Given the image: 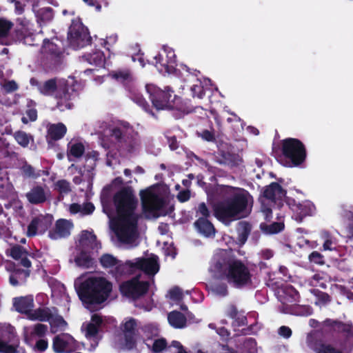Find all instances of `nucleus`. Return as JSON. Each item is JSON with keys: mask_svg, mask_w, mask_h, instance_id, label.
Masks as SVG:
<instances>
[{"mask_svg": "<svg viewBox=\"0 0 353 353\" xmlns=\"http://www.w3.org/2000/svg\"><path fill=\"white\" fill-rule=\"evenodd\" d=\"M114 203L117 212L115 219H112V214L103 207L104 212L111 219L112 229L121 243L130 247L136 245L137 216L134 213V209L137 201L132 190L125 188L119 192L114 196Z\"/></svg>", "mask_w": 353, "mask_h": 353, "instance_id": "nucleus-1", "label": "nucleus"}, {"mask_svg": "<svg viewBox=\"0 0 353 353\" xmlns=\"http://www.w3.org/2000/svg\"><path fill=\"white\" fill-rule=\"evenodd\" d=\"M74 286L81 300L89 303L105 301L112 291V284L105 278L89 274L78 277Z\"/></svg>", "mask_w": 353, "mask_h": 353, "instance_id": "nucleus-2", "label": "nucleus"}, {"mask_svg": "<svg viewBox=\"0 0 353 353\" xmlns=\"http://www.w3.org/2000/svg\"><path fill=\"white\" fill-rule=\"evenodd\" d=\"M250 193L245 190L216 203L214 205V216L229 226L235 220L245 216Z\"/></svg>", "mask_w": 353, "mask_h": 353, "instance_id": "nucleus-3", "label": "nucleus"}, {"mask_svg": "<svg viewBox=\"0 0 353 353\" xmlns=\"http://www.w3.org/2000/svg\"><path fill=\"white\" fill-rule=\"evenodd\" d=\"M101 263L105 268H112L116 274H130L137 270H141L148 274H155L159 271L157 257L151 254L147 258H138L121 263L110 254H104L101 258Z\"/></svg>", "mask_w": 353, "mask_h": 353, "instance_id": "nucleus-4", "label": "nucleus"}, {"mask_svg": "<svg viewBox=\"0 0 353 353\" xmlns=\"http://www.w3.org/2000/svg\"><path fill=\"white\" fill-rule=\"evenodd\" d=\"M220 273L221 279L236 289H243L252 283L249 267L240 259H228L221 265Z\"/></svg>", "mask_w": 353, "mask_h": 353, "instance_id": "nucleus-5", "label": "nucleus"}, {"mask_svg": "<svg viewBox=\"0 0 353 353\" xmlns=\"http://www.w3.org/2000/svg\"><path fill=\"white\" fill-rule=\"evenodd\" d=\"M41 93L45 95H54L58 99L57 107L61 111L70 109L72 103L70 101L75 97L74 94L67 88V81L63 79H50L44 82L39 88Z\"/></svg>", "mask_w": 353, "mask_h": 353, "instance_id": "nucleus-6", "label": "nucleus"}, {"mask_svg": "<svg viewBox=\"0 0 353 353\" xmlns=\"http://www.w3.org/2000/svg\"><path fill=\"white\" fill-rule=\"evenodd\" d=\"M165 190V187L164 186H152L141 191L140 195L143 208L148 218L159 216L157 210H159L164 203V195L163 192Z\"/></svg>", "mask_w": 353, "mask_h": 353, "instance_id": "nucleus-7", "label": "nucleus"}, {"mask_svg": "<svg viewBox=\"0 0 353 353\" xmlns=\"http://www.w3.org/2000/svg\"><path fill=\"white\" fill-rule=\"evenodd\" d=\"M145 89L153 106L157 110H172L174 108L176 95L174 90L169 87L161 90L154 84H147Z\"/></svg>", "mask_w": 353, "mask_h": 353, "instance_id": "nucleus-8", "label": "nucleus"}, {"mask_svg": "<svg viewBox=\"0 0 353 353\" xmlns=\"http://www.w3.org/2000/svg\"><path fill=\"white\" fill-rule=\"evenodd\" d=\"M281 152L283 157L288 159L293 166L301 165L307 157L304 144L296 138H287L282 140Z\"/></svg>", "mask_w": 353, "mask_h": 353, "instance_id": "nucleus-9", "label": "nucleus"}, {"mask_svg": "<svg viewBox=\"0 0 353 353\" xmlns=\"http://www.w3.org/2000/svg\"><path fill=\"white\" fill-rule=\"evenodd\" d=\"M153 64L161 73L174 74L176 71V61L175 50L164 46L163 49L154 57Z\"/></svg>", "mask_w": 353, "mask_h": 353, "instance_id": "nucleus-10", "label": "nucleus"}, {"mask_svg": "<svg viewBox=\"0 0 353 353\" xmlns=\"http://www.w3.org/2000/svg\"><path fill=\"white\" fill-rule=\"evenodd\" d=\"M181 70H178V76L181 83L188 82V92L193 98L203 99L205 96V89L201 81L197 77L190 72L189 69L184 64L181 65Z\"/></svg>", "mask_w": 353, "mask_h": 353, "instance_id": "nucleus-11", "label": "nucleus"}, {"mask_svg": "<svg viewBox=\"0 0 353 353\" xmlns=\"http://www.w3.org/2000/svg\"><path fill=\"white\" fill-rule=\"evenodd\" d=\"M29 318L33 321H48L52 332L64 330L67 326V323L61 316H54L50 310L47 308L36 310L34 313L30 314Z\"/></svg>", "mask_w": 353, "mask_h": 353, "instance_id": "nucleus-12", "label": "nucleus"}, {"mask_svg": "<svg viewBox=\"0 0 353 353\" xmlns=\"http://www.w3.org/2000/svg\"><path fill=\"white\" fill-rule=\"evenodd\" d=\"M148 288L147 282L140 281L139 278H134L123 283L120 286V290L125 296L135 299L143 295L147 292Z\"/></svg>", "mask_w": 353, "mask_h": 353, "instance_id": "nucleus-13", "label": "nucleus"}, {"mask_svg": "<svg viewBox=\"0 0 353 353\" xmlns=\"http://www.w3.org/2000/svg\"><path fill=\"white\" fill-rule=\"evenodd\" d=\"M52 216L51 215H39L30 222L28 227L27 235L34 236L43 234L51 225Z\"/></svg>", "mask_w": 353, "mask_h": 353, "instance_id": "nucleus-14", "label": "nucleus"}, {"mask_svg": "<svg viewBox=\"0 0 353 353\" xmlns=\"http://www.w3.org/2000/svg\"><path fill=\"white\" fill-rule=\"evenodd\" d=\"M14 335V329L9 324H0V353H15V347L8 345Z\"/></svg>", "mask_w": 353, "mask_h": 353, "instance_id": "nucleus-15", "label": "nucleus"}, {"mask_svg": "<svg viewBox=\"0 0 353 353\" xmlns=\"http://www.w3.org/2000/svg\"><path fill=\"white\" fill-rule=\"evenodd\" d=\"M52 347L57 353L70 352L75 348V341L70 334H62L54 338Z\"/></svg>", "mask_w": 353, "mask_h": 353, "instance_id": "nucleus-16", "label": "nucleus"}, {"mask_svg": "<svg viewBox=\"0 0 353 353\" xmlns=\"http://www.w3.org/2000/svg\"><path fill=\"white\" fill-rule=\"evenodd\" d=\"M69 37L70 43L74 46H81L83 45L85 41L88 40L87 30L80 24L72 25L70 28Z\"/></svg>", "mask_w": 353, "mask_h": 353, "instance_id": "nucleus-17", "label": "nucleus"}, {"mask_svg": "<svg viewBox=\"0 0 353 353\" xmlns=\"http://www.w3.org/2000/svg\"><path fill=\"white\" fill-rule=\"evenodd\" d=\"M73 225L72 222L68 220H58L56 223L54 228L50 231L49 236L50 239L55 240L68 236L70 234V231Z\"/></svg>", "mask_w": 353, "mask_h": 353, "instance_id": "nucleus-18", "label": "nucleus"}, {"mask_svg": "<svg viewBox=\"0 0 353 353\" xmlns=\"http://www.w3.org/2000/svg\"><path fill=\"white\" fill-rule=\"evenodd\" d=\"M286 191L276 182H272L264 188L263 196L268 200L274 201L281 200L285 196Z\"/></svg>", "mask_w": 353, "mask_h": 353, "instance_id": "nucleus-19", "label": "nucleus"}, {"mask_svg": "<svg viewBox=\"0 0 353 353\" xmlns=\"http://www.w3.org/2000/svg\"><path fill=\"white\" fill-rule=\"evenodd\" d=\"M323 325L325 327H330L334 332H337L339 333H344L347 336L353 335V327L352 324L345 323L338 320L326 319L323 321Z\"/></svg>", "mask_w": 353, "mask_h": 353, "instance_id": "nucleus-20", "label": "nucleus"}, {"mask_svg": "<svg viewBox=\"0 0 353 353\" xmlns=\"http://www.w3.org/2000/svg\"><path fill=\"white\" fill-rule=\"evenodd\" d=\"M46 325L38 323L32 327L24 328V336L26 341L30 345H33V341L36 337L43 336L47 332Z\"/></svg>", "mask_w": 353, "mask_h": 353, "instance_id": "nucleus-21", "label": "nucleus"}, {"mask_svg": "<svg viewBox=\"0 0 353 353\" xmlns=\"http://www.w3.org/2000/svg\"><path fill=\"white\" fill-rule=\"evenodd\" d=\"M26 197L30 203L39 204L45 202L50 197V192L41 187H35L26 194Z\"/></svg>", "mask_w": 353, "mask_h": 353, "instance_id": "nucleus-22", "label": "nucleus"}, {"mask_svg": "<svg viewBox=\"0 0 353 353\" xmlns=\"http://www.w3.org/2000/svg\"><path fill=\"white\" fill-rule=\"evenodd\" d=\"M199 233L205 237H214L216 229L212 223L207 219H198L194 223Z\"/></svg>", "mask_w": 353, "mask_h": 353, "instance_id": "nucleus-23", "label": "nucleus"}, {"mask_svg": "<svg viewBox=\"0 0 353 353\" xmlns=\"http://www.w3.org/2000/svg\"><path fill=\"white\" fill-rule=\"evenodd\" d=\"M14 307L18 312L27 314L29 319H30L29 318L30 314L34 313L36 311H31V309L33 307V298L32 296L14 299Z\"/></svg>", "mask_w": 353, "mask_h": 353, "instance_id": "nucleus-24", "label": "nucleus"}, {"mask_svg": "<svg viewBox=\"0 0 353 353\" xmlns=\"http://www.w3.org/2000/svg\"><path fill=\"white\" fill-rule=\"evenodd\" d=\"M66 131L65 125L61 123L48 125L46 137L48 141L61 139L65 134Z\"/></svg>", "mask_w": 353, "mask_h": 353, "instance_id": "nucleus-25", "label": "nucleus"}, {"mask_svg": "<svg viewBox=\"0 0 353 353\" xmlns=\"http://www.w3.org/2000/svg\"><path fill=\"white\" fill-rule=\"evenodd\" d=\"M95 245L96 236L91 232L87 231L83 232L79 237L77 245L79 250H81V251L88 250L94 248Z\"/></svg>", "mask_w": 353, "mask_h": 353, "instance_id": "nucleus-26", "label": "nucleus"}, {"mask_svg": "<svg viewBox=\"0 0 353 353\" xmlns=\"http://www.w3.org/2000/svg\"><path fill=\"white\" fill-rule=\"evenodd\" d=\"M205 123L208 128L203 129L199 128L196 130V134L205 141L214 143L216 141V135L213 124L210 119H205Z\"/></svg>", "mask_w": 353, "mask_h": 353, "instance_id": "nucleus-27", "label": "nucleus"}, {"mask_svg": "<svg viewBox=\"0 0 353 353\" xmlns=\"http://www.w3.org/2000/svg\"><path fill=\"white\" fill-rule=\"evenodd\" d=\"M123 326V332H125L126 337L125 347L127 349H130L133 347L134 343V339L132 336V334L134 332L136 328L137 323L134 319H130L124 322Z\"/></svg>", "mask_w": 353, "mask_h": 353, "instance_id": "nucleus-28", "label": "nucleus"}, {"mask_svg": "<svg viewBox=\"0 0 353 353\" xmlns=\"http://www.w3.org/2000/svg\"><path fill=\"white\" fill-rule=\"evenodd\" d=\"M84 150L85 148L83 143L76 141H71L68 145L67 150V156L69 161L81 157Z\"/></svg>", "mask_w": 353, "mask_h": 353, "instance_id": "nucleus-29", "label": "nucleus"}, {"mask_svg": "<svg viewBox=\"0 0 353 353\" xmlns=\"http://www.w3.org/2000/svg\"><path fill=\"white\" fill-rule=\"evenodd\" d=\"M13 23L6 19H0V45H10L11 40L8 35Z\"/></svg>", "mask_w": 353, "mask_h": 353, "instance_id": "nucleus-30", "label": "nucleus"}, {"mask_svg": "<svg viewBox=\"0 0 353 353\" xmlns=\"http://www.w3.org/2000/svg\"><path fill=\"white\" fill-rule=\"evenodd\" d=\"M297 210H295L294 214L296 216V220L301 221L303 218L307 216H310L312 213L314 205L312 203L307 201H303L297 206Z\"/></svg>", "mask_w": 353, "mask_h": 353, "instance_id": "nucleus-31", "label": "nucleus"}, {"mask_svg": "<svg viewBox=\"0 0 353 353\" xmlns=\"http://www.w3.org/2000/svg\"><path fill=\"white\" fill-rule=\"evenodd\" d=\"M10 256L17 259L21 261V264L26 267V268H30L31 266V262L28 258V253L26 251H25L23 249H22L19 246H14L12 247L10 250Z\"/></svg>", "mask_w": 353, "mask_h": 353, "instance_id": "nucleus-32", "label": "nucleus"}, {"mask_svg": "<svg viewBox=\"0 0 353 353\" xmlns=\"http://www.w3.org/2000/svg\"><path fill=\"white\" fill-rule=\"evenodd\" d=\"M102 322L101 316L94 314L92 316L91 321L86 325H83L85 329V336L87 338H91L97 333L99 325Z\"/></svg>", "mask_w": 353, "mask_h": 353, "instance_id": "nucleus-33", "label": "nucleus"}, {"mask_svg": "<svg viewBox=\"0 0 353 353\" xmlns=\"http://www.w3.org/2000/svg\"><path fill=\"white\" fill-rule=\"evenodd\" d=\"M252 225L247 221H241L239 223L237 228V240L240 244H244L251 232Z\"/></svg>", "mask_w": 353, "mask_h": 353, "instance_id": "nucleus-34", "label": "nucleus"}, {"mask_svg": "<svg viewBox=\"0 0 353 353\" xmlns=\"http://www.w3.org/2000/svg\"><path fill=\"white\" fill-rule=\"evenodd\" d=\"M220 157H218L216 162L221 165H228L230 166H234L238 164L239 156L228 152L221 151Z\"/></svg>", "mask_w": 353, "mask_h": 353, "instance_id": "nucleus-35", "label": "nucleus"}, {"mask_svg": "<svg viewBox=\"0 0 353 353\" xmlns=\"http://www.w3.org/2000/svg\"><path fill=\"white\" fill-rule=\"evenodd\" d=\"M195 316L190 311L181 312L178 311V329L185 327L188 325L196 323Z\"/></svg>", "mask_w": 353, "mask_h": 353, "instance_id": "nucleus-36", "label": "nucleus"}, {"mask_svg": "<svg viewBox=\"0 0 353 353\" xmlns=\"http://www.w3.org/2000/svg\"><path fill=\"white\" fill-rule=\"evenodd\" d=\"M85 58L90 64L96 65H102L105 61L103 53L99 50L96 49L85 54Z\"/></svg>", "mask_w": 353, "mask_h": 353, "instance_id": "nucleus-37", "label": "nucleus"}, {"mask_svg": "<svg viewBox=\"0 0 353 353\" xmlns=\"http://www.w3.org/2000/svg\"><path fill=\"white\" fill-rule=\"evenodd\" d=\"M94 210V206L90 203H85L79 205L73 203L70 206V212L72 214L80 213L81 215H87L91 214Z\"/></svg>", "mask_w": 353, "mask_h": 353, "instance_id": "nucleus-38", "label": "nucleus"}, {"mask_svg": "<svg viewBox=\"0 0 353 353\" xmlns=\"http://www.w3.org/2000/svg\"><path fill=\"white\" fill-rule=\"evenodd\" d=\"M193 112V105L190 100H183L178 97V119Z\"/></svg>", "mask_w": 353, "mask_h": 353, "instance_id": "nucleus-39", "label": "nucleus"}, {"mask_svg": "<svg viewBox=\"0 0 353 353\" xmlns=\"http://www.w3.org/2000/svg\"><path fill=\"white\" fill-rule=\"evenodd\" d=\"M14 137L16 141L23 148L28 146L30 143H33L34 142L33 137L23 131L15 132Z\"/></svg>", "mask_w": 353, "mask_h": 353, "instance_id": "nucleus-40", "label": "nucleus"}, {"mask_svg": "<svg viewBox=\"0 0 353 353\" xmlns=\"http://www.w3.org/2000/svg\"><path fill=\"white\" fill-rule=\"evenodd\" d=\"M260 228L266 234H276L282 231L284 228V224L281 222H274L271 224L262 223Z\"/></svg>", "mask_w": 353, "mask_h": 353, "instance_id": "nucleus-41", "label": "nucleus"}, {"mask_svg": "<svg viewBox=\"0 0 353 353\" xmlns=\"http://www.w3.org/2000/svg\"><path fill=\"white\" fill-rule=\"evenodd\" d=\"M76 265L81 268H89L92 264V259L86 252L81 251L74 259Z\"/></svg>", "mask_w": 353, "mask_h": 353, "instance_id": "nucleus-42", "label": "nucleus"}, {"mask_svg": "<svg viewBox=\"0 0 353 353\" xmlns=\"http://www.w3.org/2000/svg\"><path fill=\"white\" fill-rule=\"evenodd\" d=\"M28 276L29 272L27 270L15 271L10 276V283L14 286L17 285L23 282Z\"/></svg>", "mask_w": 353, "mask_h": 353, "instance_id": "nucleus-43", "label": "nucleus"}, {"mask_svg": "<svg viewBox=\"0 0 353 353\" xmlns=\"http://www.w3.org/2000/svg\"><path fill=\"white\" fill-rule=\"evenodd\" d=\"M37 17L43 21H48L53 18L52 10L49 7H44L39 9H37L36 6L33 8Z\"/></svg>", "mask_w": 353, "mask_h": 353, "instance_id": "nucleus-44", "label": "nucleus"}, {"mask_svg": "<svg viewBox=\"0 0 353 353\" xmlns=\"http://www.w3.org/2000/svg\"><path fill=\"white\" fill-rule=\"evenodd\" d=\"M316 353H343L341 350L334 347L331 344L321 343L314 348Z\"/></svg>", "mask_w": 353, "mask_h": 353, "instance_id": "nucleus-45", "label": "nucleus"}, {"mask_svg": "<svg viewBox=\"0 0 353 353\" xmlns=\"http://www.w3.org/2000/svg\"><path fill=\"white\" fill-rule=\"evenodd\" d=\"M130 97L134 103L141 107L144 110L148 111V108L149 107L148 103L141 93L134 90L132 92Z\"/></svg>", "mask_w": 353, "mask_h": 353, "instance_id": "nucleus-46", "label": "nucleus"}, {"mask_svg": "<svg viewBox=\"0 0 353 353\" xmlns=\"http://www.w3.org/2000/svg\"><path fill=\"white\" fill-rule=\"evenodd\" d=\"M1 89L7 93L14 92L18 89V84L13 80L3 79L0 82Z\"/></svg>", "mask_w": 353, "mask_h": 353, "instance_id": "nucleus-47", "label": "nucleus"}, {"mask_svg": "<svg viewBox=\"0 0 353 353\" xmlns=\"http://www.w3.org/2000/svg\"><path fill=\"white\" fill-rule=\"evenodd\" d=\"M308 260L310 263L319 265L325 263L324 256L318 251L312 252L308 256Z\"/></svg>", "mask_w": 353, "mask_h": 353, "instance_id": "nucleus-48", "label": "nucleus"}, {"mask_svg": "<svg viewBox=\"0 0 353 353\" xmlns=\"http://www.w3.org/2000/svg\"><path fill=\"white\" fill-rule=\"evenodd\" d=\"M210 211L205 203H201L199 204L196 210V216H199V219H207L210 217Z\"/></svg>", "mask_w": 353, "mask_h": 353, "instance_id": "nucleus-49", "label": "nucleus"}, {"mask_svg": "<svg viewBox=\"0 0 353 353\" xmlns=\"http://www.w3.org/2000/svg\"><path fill=\"white\" fill-rule=\"evenodd\" d=\"M167 346V342L164 339H154L152 345V350L154 352H160Z\"/></svg>", "mask_w": 353, "mask_h": 353, "instance_id": "nucleus-50", "label": "nucleus"}, {"mask_svg": "<svg viewBox=\"0 0 353 353\" xmlns=\"http://www.w3.org/2000/svg\"><path fill=\"white\" fill-rule=\"evenodd\" d=\"M248 319L243 312H240L239 315L233 319L232 325L234 327H241L247 325Z\"/></svg>", "mask_w": 353, "mask_h": 353, "instance_id": "nucleus-51", "label": "nucleus"}, {"mask_svg": "<svg viewBox=\"0 0 353 353\" xmlns=\"http://www.w3.org/2000/svg\"><path fill=\"white\" fill-rule=\"evenodd\" d=\"M243 347L248 350L249 353H255L256 351V341L253 338L246 339L243 342Z\"/></svg>", "mask_w": 353, "mask_h": 353, "instance_id": "nucleus-52", "label": "nucleus"}, {"mask_svg": "<svg viewBox=\"0 0 353 353\" xmlns=\"http://www.w3.org/2000/svg\"><path fill=\"white\" fill-rule=\"evenodd\" d=\"M340 208H341V212H340L341 216L343 219H345L347 221H352V223H353V211L352 210H348L345 205H341Z\"/></svg>", "mask_w": 353, "mask_h": 353, "instance_id": "nucleus-53", "label": "nucleus"}, {"mask_svg": "<svg viewBox=\"0 0 353 353\" xmlns=\"http://www.w3.org/2000/svg\"><path fill=\"white\" fill-rule=\"evenodd\" d=\"M56 188L61 193H67L70 190V183L65 180L58 181L55 184Z\"/></svg>", "mask_w": 353, "mask_h": 353, "instance_id": "nucleus-54", "label": "nucleus"}, {"mask_svg": "<svg viewBox=\"0 0 353 353\" xmlns=\"http://www.w3.org/2000/svg\"><path fill=\"white\" fill-rule=\"evenodd\" d=\"M112 77L121 82H125L131 79V76L128 71H119L112 74Z\"/></svg>", "mask_w": 353, "mask_h": 353, "instance_id": "nucleus-55", "label": "nucleus"}, {"mask_svg": "<svg viewBox=\"0 0 353 353\" xmlns=\"http://www.w3.org/2000/svg\"><path fill=\"white\" fill-rule=\"evenodd\" d=\"M48 347V342L46 339H41L37 341L34 345H33V349L36 351L43 352Z\"/></svg>", "mask_w": 353, "mask_h": 353, "instance_id": "nucleus-56", "label": "nucleus"}, {"mask_svg": "<svg viewBox=\"0 0 353 353\" xmlns=\"http://www.w3.org/2000/svg\"><path fill=\"white\" fill-rule=\"evenodd\" d=\"M214 291L220 296H225L228 294V286L225 283H219L215 285Z\"/></svg>", "mask_w": 353, "mask_h": 353, "instance_id": "nucleus-57", "label": "nucleus"}, {"mask_svg": "<svg viewBox=\"0 0 353 353\" xmlns=\"http://www.w3.org/2000/svg\"><path fill=\"white\" fill-rule=\"evenodd\" d=\"M239 312H240L238 310L235 305L230 304L227 308L226 316L232 319H234L236 316L239 315Z\"/></svg>", "mask_w": 353, "mask_h": 353, "instance_id": "nucleus-58", "label": "nucleus"}, {"mask_svg": "<svg viewBox=\"0 0 353 353\" xmlns=\"http://www.w3.org/2000/svg\"><path fill=\"white\" fill-rule=\"evenodd\" d=\"M315 295L318 298L319 301L324 304L331 301L330 296L326 292L317 290V292L315 294Z\"/></svg>", "mask_w": 353, "mask_h": 353, "instance_id": "nucleus-59", "label": "nucleus"}, {"mask_svg": "<svg viewBox=\"0 0 353 353\" xmlns=\"http://www.w3.org/2000/svg\"><path fill=\"white\" fill-rule=\"evenodd\" d=\"M278 334L285 339H289L292 336V332L289 327L282 325L279 328Z\"/></svg>", "mask_w": 353, "mask_h": 353, "instance_id": "nucleus-60", "label": "nucleus"}, {"mask_svg": "<svg viewBox=\"0 0 353 353\" xmlns=\"http://www.w3.org/2000/svg\"><path fill=\"white\" fill-rule=\"evenodd\" d=\"M145 334L148 339L158 334V328L155 325H148L145 327Z\"/></svg>", "mask_w": 353, "mask_h": 353, "instance_id": "nucleus-61", "label": "nucleus"}, {"mask_svg": "<svg viewBox=\"0 0 353 353\" xmlns=\"http://www.w3.org/2000/svg\"><path fill=\"white\" fill-rule=\"evenodd\" d=\"M190 198V190L188 189L181 190L178 192V201L185 202Z\"/></svg>", "mask_w": 353, "mask_h": 353, "instance_id": "nucleus-62", "label": "nucleus"}, {"mask_svg": "<svg viewBox=\"0 0 353 353\" xmlns=\"http://www.w3.org/2000/svg\"><path fill=\"white\" fill-rule=\"evenodd\" d=\"M26 114L27 116L28 117L29 119H28L26 117H23L22 118V121L23 123H27L28 122V121H34L37 119V111L34 109H30V110H28L27 112H26Z\"/></svg>", "mask_w": 353, "mask_h": 353, "instance_id": "nucleus-63", "label": "nucleus"}, {"mask_svg": "<svg viewBox=\"0 0 353 353\" xmlns=\"http://www.w3.org/2000/svg\"><path fill=\"white\" fill-rule=\"evenodd\" d=\"M193 112H195V113L198 112L199 117L203 120L205 123V119H209V118L207 115L206 110H204L202 107H200V106L194 107L193 106Z\"/></svg>", "mask_w": 353, "mask_h": 353, "instance_id": "nucleus-64", "label": "nucleus"}]
</instances>
